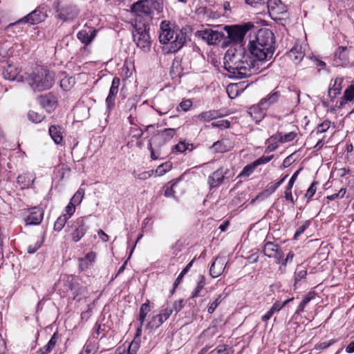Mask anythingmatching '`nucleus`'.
<instances>
[{
    "instance_id": "obj_17",
    "label": "nucleus",
    "mask_w": 354,
    "mask_h": 354,
    "mask_svg": "<svg viewBox=\"0 0 354 354\" xmlns=\"http://www.w3.org/2000/svg\"><path fill=\"white\" fill-rule=\"evenodd\" d=\"M349 50L346 46H339L334 55V62L336 65H346L348 63Z\"/></svg>"
},
{
    "instance_id": "obj_19",
    "label": "nucleus",
    "mask_w": 354,
    "mask_h": 354,
    "mask_svg": "<svg viewBox=\"0 0 354 354\" xmlns=\"http://www.w3.org/2000/svg\"><path fill=\"white\" fill-rule=\"evenodd\" d=\"M234 147V142L229 138H223L221 140L215 142L212 149L218 153H224L230 151Z\"/></svg>"
},
{
    "instance_id": "obj_18",
    "label": "nucleus",
    "mask_w": 354,
    "mask_h": 354,
    "mask_svg": "<svg viewBox=\"0 0 354 354\" xmlns=\"http://www.w3.org/2000/svg\"><path fill=\"white\" fill-rule=\"evenodd\" d=\"M226 262L223 258H216L214 262L212 263L209 269V274L213 278L219 277L224 271L225 268Z\"/></svg>"
},
{
    "instance_id": "obj_4",
    "label": "nucleus",
    "mask_w": 354,
    "mask_h": 354,
    "mask_svg": "<svg viewBox=\"0 0 354 354\" xmlns=\"http://www.w3.org/2000/svg\"><path fill=\"white\" fill-rule=\"evenodd\" d=\"M149 30V24L141 23L140 20H136L135 30L133 31V41L138 47L144 50H149L151 44Z\"/></svg>"
},
{
    "instance_id": "obj_52",
    "label": "nucleus",
    "mask_w": 354,
    "mask_h": 354,
    "mask_svg": "<svg viewBox=\"0 0 354 354\" xmlns=\"http://www.w3.org/2000/svg\"><path fill=\"white\" fill-rule=\"evenodd\" d=\"M317 182H313V183H312V184L310 185V186L308 189V190L306 192V197L308 200L311 199L312 197L315 194L316 190H317Z\"/></svg>"
},
{
    "instance_id": "obj_25",
    "label": "nucleus",
    "mask_w": 354,
    "mask_h": 354,
    "mask_svg": "<svg viewBox=\"0 0 354 354\" xmlns=\"http://www.w3.org/2000/svg\"><path fill=\"white\" fill-rule=\"evenodd\" d=\"M299 171L300 170H297L294 173V174L290 178L285 190L286 200L290 201L292 204H295V200L292 194V189L293 187L294 183H295L297 178Z\"/></svg>"
},
{
    "instance_id": "obj_50",
    "label": "nucleus",
    "mask_w": 354,
    "mask_h": 354,
    "mask_svg": "<svg viewBox=\"0 0 354 354\" xmlns=\"http://www.w3.org/2000/svg\"><path fill=\"white\" fill-rule=\"evenodd\" d=\"M139 348L140 344L138 342L133 340L129 344L128 348L126 349V351L129 354H136Z\"/></svg>"
},
{
    "instance_id": "obj_51",
    "label": "nucleus",
    "mask_w": 354,
    "mask_h": 354,
    "mask_svg": "<svg viewBox=\"0 0 354 354\" xmlns=\"http://www.w3.org/2000/svg\"><path fill=\"white\" fill-rule=\"evenodd\" d=\"M75 207L76 206L75 205L70 202L65 208L66 213L62 216H65L67 219H69L71 216L75 213Z\"/></svg>"
},
{
    "instance_id": "obj_24",
    "label": "nucleus",
    "mask_w": 354,
    "mask_h": 354,
    "mask_svg": "<svg viewBox=\"0 0 354 354\" xmlns=\"http://www.w3.org/2000/svg\"><path fill=\"white\" fill-rule=\"evenodd\" d=\"M224 180V171L222 168L217 169L208 178V183L211 187L221 185Z\"/></svg>"
},
{
    "instance_id": "obj_14",
    "label": "nucleus",
    "mask_w": 354,
    "mask_h": 354,
    "mask_svg": "<svg viewBox=\"0 0 354 354\" xmlns=\"http://www.w3.org/2000/svg\"><path fill=\"white\" fill-rule=\"evenodd\" d=\"M98 30L92 27L81 30L77 32V39L84 44H90L97 35Z\"/></svg>"
},
{
    "instance_id": "obj_34",
    "label": "nucleus",
    "mask_w": 354,
    "mask_h": 354,
    "mask_svg": "<svg viewBox=\"0 0 354 354\" xmlns=\"http://www.w3.org/2000/svg\"><path fill=\"white\" fill-rule=\"evenodd\" d=\"M172 167V164L170 162H166L159 165L154 173L158 176H161L165 174L167 171H170Z\"/></svg>"
},
{
    "instance_id": "obj_10",
    "label": "nucleus",
    "mask_w": 354,
    "mask_h": 354,
    "mask_svg": "<svg viewBox=\"0 0 354 354\" xmlns=\"http://www.w3.org/2000/svg\"><path fill=\"white\" fill-rule=\"evenodd\" d=\"M173 309L170 307H166L162 309L159 314L153 316L149 322L147 324V327L149 329H157L165 322L172 314Z\"/></svg>"
},
{
    "instance_id": "obj_63",
    "label": "nucleus",
    "mask_w": 354,
    "mask_h": 354,
    "mask_svg": "<svg viewBox=\"0 0 354 354\" xmlns=\"http://www.w3.org/2000/svg\"><path fill=\"white\" fill-rule=\"evenodd\" d=\"M210 354H227V346L225 345H220L211 351Z\"/></svg>"
},
{
    "instance_id": "obj_30",
    "label": "nucleus",
    "mask_w": 354,
    "mask_h": 354,
    "mask_svg": "<svg viewBox=\"0 0 354 354\" xmlns=\"http://www.w3.org/2000/svg\"><path fill=\"white\" fill-rule=\"evenodd\" d=\"M218 116V112L216 110H210L201 113L198 118L201 122H209Z\"/></svg>"
},
{
    "instance_id": "obj_8",
    "label": "nucleus",
    "mask_w": 354,
    "mask_h": 354,
    "mask_svg": "<svg viewBox=\"0 0 354 354\" xmlns=\"http://www.w3.org/2000/svg\"><path fill=\"white\" fill-rule=\"evenodd\" d=\"M58 6L59 3H55L53 5V8L57 13L56 15V17L63 20L64 21H72L78 15V10L74 6H67L61 9H59Z\"/></svg>"
},
{
    "instance_id": "obj_49",
    "label": "nucleus",
    "mask_w": 354,
    "mask_h": 354,
    "mask_svg": "<svg viewBox=\"0 0 354 354\" xmlns=\"http://www.w3.org/2000/svg\"><path fill=\"white\" fill-rule=\"evenodd\" d=\"M32 181L33 180H31L30 179L26 180V176L25 175H19L17 177V183L21 185L22 188L28 187Z\"/></svg>"
},
{
    "instance_id": "obj_11",
    "label": "nucleus",
    "mask_w": 354,
    "mask_h": 354,
    "mask_svg": "<svg viewBox=\"0 0 354 354\" xmlns=\"http://www.w3.org/2000/svg\"><path fill=\"white\" fill-rule=\"evenodd\" d=\"M263 253L268 257L274 259L277 263H280L283 257V252L279 245L270 241L264 245Z\"/></svg>"
},
{
    "instance_id": "obj_3",
    "label": "nucleus",
    "mask_w": 354,
    "mask_h": 354,
    "mask_svg": "<svg viewBox=\"0 0 354 354\" xmlns=\"http://www.w3.org/2000/svg\"><path fill=\"white\" fill-rule=\"evenodd\" d=\"M26 81L35 94H38L39 103L44 106L42 92L44 90V68L42 66H36L26 77Z\"/></svg>"
},
{
    "instance_id": "obj_23",
    "label": "nucleus",
    "mask_w": 354,
    "mask_h": 354,
    "mask_svg": "<svg viewBox=\"0 0 354 354\" xmlns=\"http://www.w3.org/2000/svg\"><path fill=\"white\" fill-rule=\"evenodd\" d=\"M332 82L333 81H331L328 88V96L331 100L335 98L340 93L342 88L343 78L338 77L334 80L333 84Z\"/></svg>"
},
{
    "instance_id": "obj_55",
    "label": "nucleus",
    "mask_w": 354,
    "mask_h": 354,
    "mask_svg": "<svg viewBox=\"0 0 354 354\" xmlns=\"http://www.w3.org/2000/svg\"><path fill=\"white\" fill-rule=\"evenodd\" d=\"M293 297L286 299L283 303H281L279 301H276L273 306L271 307L276 312H279L283 306H285L288 303L293 300Z\"/></svg>"
},
{
    "instance_id": "obj_38",
    "label": "nucleus",
    "mask_w": 354,
    "mask_h": 354,
    "mask_svg": "<svg viewBox=\"0 0 354 354\" xmlns=\"http://www.w3.org/2000/svg\"><path fill=\"white\" fill-rule=\"evenodd\" d=\"M205 283V277L203 275H200L197 286L192 294V297H198L200 296L201 290L204 288Z\"/></svg>"
},
{
    "instance_id": "obj_5",
    "label": "nucleus",
    "mask_w": 354,
    "mask_h": 354,
    "mask_svg": "<svg viewBox=\"0 0 354 354\" xmlns=\"http://www.w3.org/2000/svg\"><path fill=\"white\" fill-rule=\"evenodd\" d=\"M131 10L136 15L135 22L136 20L141 21V23L149 24L151 20V8L148 0H140L134 3Z\"/></svg>"
},
{
    "instance_id": "obj_2",
    "label": "nucleus",
    "mask_w": 354,
    "mask_h": 354,
    "mask_svg": "<svg viewBox=\"0 0 354 354\" xmlns=\"http://www.w3.org/2000/svg\"><path fill=\"white\" fill-rule=\"evenodd\" d=\"M159 41L162 44L168 45L165 50L168 53L178 51L186 42V35L181 30L174 29L169 21H162L160 25Z\"/></svg>"
},
{
    "instance_id": "obj_48",
    "label": "nucleus",
    "mask_w": 354,
    "mask_h": 354,
    "mask_svg": "<svg viewBox=\"0 0 354 354\" xmlns=\"http://www.w3.org/2000/svg\"><path fill=\"white\" fill-rule=\"evenodd\" d=\"M307 274L306 270L302 269L299 270V268H297L296 272L295 273V283L299 281L300 280L304 279Z\"/></svg>"
},
{
    "instance_id": "obj_22",
    "label": "nucleus",
    "mask_w": 354,
    "mask_h": 354,
    "mask_svg": "<svg viewBox=\"0 0 354 354\" xmlns=\"http://www.w3.org/2000/svg\"><path fill=\"white\" fill-rule=\"evenodd\" d=\"M59 95L54 92H50L46 95V111L51 113L54 111L58 106Z\"/></svg>"
},
{
    "instance_id": "obj_26",
    "label": "nucleus",
    "mask_w": 354,
    "mask_h": 354,
    "mask_svg": "<svg viewBox=\"0 0 354 354\" xmlns=\"http://www.w3.org/2000/svg\"><path fill=\"white\" fill-rule=\"evenodd\" d=\"M48 133L55 143L60 144L62 142L63 136L61 127L52 125L49 127Z\"/></svg>"
},
{
    "instance_id": "obj_28",
    "label": "nucleus",
    "mask_w": 354,
    "mask_h": 354,
    "mask_svg": "<svg viewBox=\"0 0 354 354\" xmlns=\"http://www.w3.org/2000/svg\"><path fill=\"white\" fill-rule=\"evenodd\" d=\"M18 73V69L10 64H8L3 71V77L8 80H15L17 79Z\"/></svg>"
},
{
    "instance_id": "obj_58",
    "label": "nucleus",
    "mask_w": 354,
    "mask_h": 354,
    "mask_svg": "<svg viewBox=\"0 0 354 354\" xmlns=\"http://www.w3.org/2000/svg\"><path fill=\"white\" fill-rule=\"evenodd\" d=\"M57 341V333H55L50 341L48 342L46 347V351H50L55 346Z\"/></svg>"
},
{
    "instance_id": "obj_53",
    "label": "nucleus",
    "mask_w": 354,
    "mask_h": 354,
    "mask_svg": "<svg viewBox=\"0 0 354 354\" xmlns=\"http://www.w3.org/2000/svg\"><path fill=\"white\" fill-rule=\"evenodd\" d=\"M212 125L220 129H226L230 127V122L227 120H220L216 122H212Z\"/></svg>"
},
{
    "instance_id": "obj_36",
    "label": "nucleus",
    "mask_w": 354,
    "mask_h": 354,
    "mask_svg": "<svg viewBox=\"0 0 354 354\" xmlns=\"http://www.w3.org/2000/svg\"><path fill=\"white\" fill-rule=\"evenodd\" d=\"M84 196V189L80 188L75 192V194L71 198L70 202L72 203L75 206L78 205L82 201Z\"/></svg>"
},
{
    "instance_id": "obj_43",
    "label": "nucleus",
    "mask_w": 354,
    "mask_h": 354,
    "mask_svg": "<svg viewBox=\"0 0 354 354\" xmlns=\"http://www.w3.org/2000/svg\"><path fill=\"white\" fill-rule=\"evenodd\" d=\"M95 345L91 342H87L80 354H95Z\"/></svg>"
},
{
    "instance_id": "obj_47",
    "label": "nucleus",
    "mask_w": 354,
    "mask_h": 354,
    "mask_svg": "<svg viewBox=\"0 0 354 354\" xmlns=\"http://www.w3.org/2000/svg\"><path fill=\"white\" fill-rule=\"evenodd\" d=\"M222 301L221 295H219L212 303L209 304L207 312L212 314Z\"/></svg>"
},
{
    "instance_id": "obj_56",
    "label": "nucleus",
    "mask_w": 354,
    "mask_h": 354,
    "mask_svg": "<svg viewBox=\"0 0 354 354\" xmlns=\"http://www.w3.org/2000/svg\"><path fill=\"white\" fill-rule=\"evenodd\" d=\"M184 307V300L183 299H179L177 301H175L173 304V306L170 307L173 309V311H175L176 313H178L179 311H180Z\"/></svg>"
},
{
    "instance_id": "obj_31",
    "label": "nucleus",
    "mask_w": 354,
    "mask_h": 354,
    "mask_svg": "<svg viewBox=\"0 0 354 354\" xmlns=\"http://www.w3.org/2000/svg\"><path fill=\"white\" fill-rule=\"evenodd\" d=\"M12 50L10 47V44L8 42H3L0 44V62L3 59L11 56Z\"/></svg>"
},
{
    "instance_id": "obj_44",
    "label": "nucleus",
    "mask_w": 354,
    "mask_h": 354,
    "mask_svg": "<svg viewBox=\"0 0 354 354\" xmlns=\"http://www.w3.org/2000/svg\"><path fill=\"white\" fill-rule=\"evenodd\" d=\"M55 75L53 72L46 71V88H50L55 82Z\"/></svg>"
},
{
    "instance_id": "obj_57",
    "label": "nucleus",
    "mask_w": 354,
    "mask_h": 354,
    "mask_svg": "<svg viewBox=\"0 0 354 354\" xmlns=\"http://www.w3.org/2000/svg\"><path fill=\"white\" fill-rule=\"evenodd\" d=\"M310 299L311 298L308 296L304 297L301 303L299 304V305L298 306L297 309L296 310V313L299 314L300 312L303 311L305 306L310 301Z\"/></svg>"
},
{
    "instance_id": "obj_60",
    "label": "nucleus",
    "mask_w": 354,
    "mask_h": 354,
    "mask_svg": "<svg viewBox=\"0 0 354 354\" xmlns=\"http://www.w3.org/2000/svg\"><path fill=\"white\" fill-rule=\"evenodd\" d=\"M273 158V156H261L259 158H258L257 160H256L254 161V163L256 164L257 167H258L259 165H263V164H266L268 162H270Z\"/></svg>"
},
{
    "instance_id": "obj_61",
    "label": "nucleus",
    "mask_w": 354,
    "mask_h": 354,
    "mask_svg": "<svg viewBox=\"0 0 354 354\" xmlns=\"http://www.w3.org/2000/svg\"><path fill=\"white\" fill-rule=\"evenodd\" d=\"M296 136L297 133L293 131L286 133L285 135L282 134V143L288 142L293 140L296 138Z\"/></svg>"
},
{
    "instance_id": "obj_40",
    "label": "nucleus",
    "mask_w": 354,
    "mask_h": 354,
    "mask_svg": "<svg viewBox=\"0 0 354 354\" xmlns=\"http://www.w3.org/2000/svg\"><path fill=\"white\" fill-rule=\"evenodd\" d=\"M28 117L30 121L35 123L41 122L44 118L42 114L34 111H29Z\"/></svg>"
},
{
    "instance_id": "obj_42",
    "label": "nucleus",
    "mask_w": 354,
    "mask_h": 354,
    "mask_svg": "<svg viewBox=\"0 0 354 354\" xmlns=\"http://www.w3.org/2000/svg\"><path fill=\"white\" fill-rule=\"evenodd\" d=\"M330 127V122L329 120H324L321 124H318L315 132L317 134L326 132Z\"/></svg>"
},
{
    "instance_id": "obj_54",
    "label": "nucleus",
    "mask_w": 354,
    "mask_h": 354,
    "mask_svg": "<svg viewBox=\"0 0 354 354\" xmlns=\"http://www.w3.org/2000/svg\"><path fill=\"white\" fill-rule=\"evenodd\" d=\"M151 6L156 10L158 13H160L163 11V1L162 0H151Z\"/></svg>"
},
{
    "instance_id": "obj_27",
    "label": "nucleus",
    "mask_w": 354,
    "mask_h": 354,
    "mask_svg": "<svg viewBox=\"0 0 354 354\" xmlns=\"http://www.w3.org/2000/svg\"><path fill=\"white\" fill-rule=\"evenodd\" d=\"M279 92L273 91L261 100V104L263 105L268 109L271 105L274 104L279 100Z\"/></svg>"
},
{
    "instance_id": "obj_20",
    "label": "nucleus",
    "mask_w": 354,
    "mask_h": 354,
    "mask_svg": "<svg viewBox=\"0 0 354 354\" xmlns=\"http://www.w3.org/2000/svg\"><path fill=\"white\" fill-rule=\"evenodd\" d=\"M268 9L270 15H279L286 12L285 6L281 0H268Z\"/></svg>"
},
{
    "instance_id": "obj_45",
    "label": "nucleus",
    "mask_w": 354,
    "mask_h": 354,
    "mask_svg": "<svg viewBox=\"0 0 354 354\" xmlns=\"http://www.w3.org/2000/svg\"><path fill=\"white\" fill-rule=\"evenodd\" d=\"M176 133L174 129H165L160 133L162 138L165 140H169Z\"/></svg>"
},
{
    "instance_id": "obj_12",
    "label": "nucleus",
    "mask_w": 354,
    "mask_h": 354,
    "mask_svg": "<svg viewBox=\"0 0 354 354\" xmlns=\"http://www.w3.org/2000/svg\"><path fill=\"white\" fill-rule=\"evenodd\" d=\"M120 78L115 77L111 82V86L109 90V95L106 99V104L109 110L113 108L115 106V100L116 95L118 93V88L120 86Z\"/></svg>"
},
{
    "instance_id": "obj_15",
    "label": "nucleus",
    "mask_w": 354,
    "mask_h": 354,
    "mask_svg": "<svg viewBox=\"0 0 354 354\" xmlns=\"http://www.w3.org/2000/svg\"><path fill=\"white\" fill-rule=\"evenodd\" d=\"M75 230L72 233V239L75 242L79 241L86 232V223L84 218H77L75 222Z\"/></svg>"
},
{
    "instance_id": "obj_41",
    "label": "nucleus",
    "mask_w": 354,
    "mask_h": 354,
    "mask_svg": "<svg viewBox=\"0 0 354 354\" xmlns=\"http://www.w3.org/2000/svg\"><path fill=\"white\" fill-rule=\"evenodd\" d=\"M68 219L65 216L61 215L55 221L54 225V229L56 231H61L63 227H64L66 223L67 222Z\"/></svg>"
},
{
    "instance_id": "obj_33",
    "label": "nucleus",
    "mask_w": 354,
    "mask_h": 354,
    "mask_svg": "<svg viewBox=\"0 0 354 354\" xmlns=\"http://www.w3.org/2000/svg\"><path fill=\"white\" fill-rule=\"evenodd\" d=\"M151 310L150 306L149 301L147 303L142 304L140 308V315H139V319L141 325H142L145 322V318L147 315V314Z\"/></svg>"
},
{
    "instance_id": "obj_62",
    "label": "nucleus",
    "mask_w": 354,
    "mask_h": 354,
    "mask_svg": "<svg viewBox=\"0 0 354 354\" xmlns=\"http://www.w3.org/2000/svg\"><path fill=\"white\" fill-rule=\"evenodd\" d=\"M294 256H295V254L292 251L289 252V253L287 254L286 259H283V257L282 258V259L280 262V263L281 264V266H283L285 268L288 262H292L293 260Z\"/></svg>"
},
{
    "instance_id": "obj_59",
    "label": "nucleus",
    "mask_w": 354,
    "mask_h": 354,
    "mask_svg": "<svg viewBox=\"0 0 354 354\" xmlns=\"http://www.w3.org/2000/svg\"><path fill=\"white\" fill-rule=\"evenodd\" d=\"M335 342V340L330 339L328 342H321L315 346V348L317 350H324L328 348L330 346L333 344Z\"/></svg>"
},
{
    "instance_id": "obj_16",
    "label": "nucleus",
    "mask_w": 354,
    "mask_h": 354,
    "mask_svg": "<svg viewBox=\"0 0 354 354\" xmlns=\"http://www.w3.org/2000/svg\"><path fill=\"white\" fill-rule=\"evenodd\" d=\"M267 109L261 104V102L257 105L250 106L248 110V113L256 121L259 122L263 120L266 114Z\"/></svg>"
},
{
    "instance_id": "obj_35",
    "label": "nucleus",
    "mask_w": 354,
    "mask_h": 354,
    "mask_svg": "<svg viewBox=\"0 0 354 354\" xmlns=\"http://www.w3.org/2000/svg\"><path fill=\"white\" fill-rule=\"evenodd\" d=\"M129 119L130 120V123L133 124V127H131L129 131L130 135L133 138H135L136 139L141 138L143 135L142 130L140 127H138L136 124L133 123L132 120H131V116L129 118Z\"/></svg>"
},
{
    "instance_id": "obj_29",
    "label": "nucleus",
    "mask_w": 354,
    "mask_h": 354,
    "mask_svg": "<svg viewBox=\"0 0 354 354\" xmlns=\"http://www.w3.org/2000/svg\"><path fill=\"white\" fill-rule=\"evenodd\" d=\"M354 100V84L349 86L344 91L343 97L341 98L339 104L343 106L347 102Z\"/></svg>"
},
{
    "instance_id": "obj_46",
    "label": "nucleus",
    "mask_w": 354,
    "mask_h": 354,
    "mask_svg": "<svg viewBox=\"0 0 354 354\" xmlns=\"http://www.w3.org/2000/svg\"><path fill=\"white\" fill-rule=\"evenodd\" d=\"M44 240V236H43L41 240L37 241L33 245H30L28 248V252L30 254L35 253L42 245Z\"/></svg>"
},
{
    "instance_id": "obj_1",
    "label": "nucleus",
    "mask_w": 354,
    "mask_h": 354,
    "mask_svg": "<svg viewBox=\"0 0 354 354\" xmlns=\"http://www.w3.org/2000/svg\"><path fill=\"white\" fill-rule=\"evenodd\" d=\"M274 53L250 41L248 52L229 49L225 53L223 58L224 68L234 77H248L267 68L270 64L266 63L273 57Z\"/></svg>"
},
{
    "instance_id": "obj_13",
    "label": "nucleus",
    "mask_w": 354,
    "mask_h": 354,
    "mask_svg": "<svg viewBox=\"0 0 354 354\" xmlns=\"http://www.w3.org/2000/svg\"><path fill=\"white\" fill-rule=\"evenodd\" d=\"M42 12L40 10L39 8H37L32 11V12L27 15L26 16H25L24 17L19 19L15 23L10 24L9 26L21 23H27L30 24H38L42 21Z\"/></svg>"
},
{
    "instance_id": "obj_39",
    "label": "nucleus",
    "mask_w": 354,
    "mask_h": 354,
    "mask_svg": "<svg viewBox=\"0 0 354 354\" xmlns=\"http://www.w3.org/2000/svg\"><path fill=\"white\" fill-rule=\"evenodd\" d=\"M257 167L256 164L254 163V162H253L252 163H251L250 165H247L246 166L244 167V168L240 173L239 176H250L254 172V171L255 170V169Z\"/></svg>"
},
{
    "instance_id": "obj_64",
    "label": "nucleus",
    "mask_w": 354,
    "mask_h": 354,
    "mask_svg": "<svg viewBox=\"0 0 354 354\" xmlns=\"http://www.w3.org/2000/svg\"><path fill=\"white\" fill-rule=\"evenodd\" d=\"M192 105V102L190 100H183L180 103V107L184 111H187Z\"/></svg>"
},
{
    "instance_id": "obj_6",
    "label": "nucleus",
    "mask_w": 354,
    "mask_h": 354,
    "mask_svg": "<svg viewBox=\"0 0 354 354\" xmlns=\"http://www.w3.org/2000/svg\"><path fill=\"white\" fill-rule=\"evenodd\" d=\"M254 44L259 45L261 47H264L270 52H274L276 50L275 37L272 30L268 28H261L257 32L254 40L250 41Z\"/></svg>"
},
{
    "instance_id": "obj_37",
    "label": "nucleus",
    "mask_w": 354,
    "mask_h": 354,
    "mask_svg": "<svg viewBox=\"0 0 354 354\" xmlns=\"http://www.w3.org/2000/svg\"><path fill=\"white\" fill-rule=\"evenodd\" d=\"M288 177V175L284 176L281 180L276 183H270L267 185L266 192H269V194L274 193L278 187L284 182V180Z\"/></svg>"
},
{
    "instance_id": "obj_7",
    "label": "nucleus",
    "mask_w": 354,
    "mask_h": 354,
    "mask_svg": "<svg viewBox=\"0 0 354 354\" xmlns=\"http://www.w3.org/2000/svg\"><path fill=\"white\" fill-rule=\"evenodd\" d=\"M196 35L210 45L219 43L225 37L223 32L213 29L198 30Z\"/></svg>"
},
{
    "instance_id": "obj_21",
    "label": "nucleus",
    "mask_w": 354,
    "mask_h": 354,
    "mask_svg": "<svg viewBox=\"0 0 354 354\" xmlns=\"http://www.w3.org/2000/svg\"><path fill=\"white\" fill-rule=\"evenodd\" d=\"M44 216V211L37 208H33L30 211L29 215L26 219L27 225H37L39 224Z\"/></svg>"
},
{
    "instance_id": "obj_9",
    "label": "nucleus",
    "mask_w": 354,
    "mask_h": 354,
    "mask_svg": "<svg viewBox=\"0 0 354 354\" xmlns=\"http://www.w3.org/2000/svg\"><path fill=\"white\" fill-rule=\"evenodd\" d=\"M225 30L230 41L234 44L241 43L248 31V29L240 26H225Z\"/></svg>"
},
{
    "instance_id": "obj_32",
    "label": "nucleus",
    "mask_w": 354,
    "mask_h": 354,
    "mask_svg": "<svg viewBox=\"0 0 354 354\" xmlns=\"http://www.w3.org/2000/svg\"><path fill=\"white\" fill-rule=\"evenodd\" d=\"M288 56L296 63H299L300 62L303 57H304V53L301 50V49H298V48L295 47V48H292L289 53H288Z\"/></svg>"
}]
</instances>
